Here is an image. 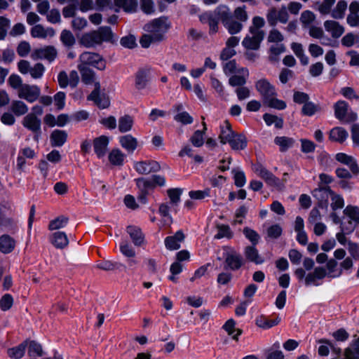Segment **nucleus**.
Wrapping results in <instances>:
<instances>
[{
    "label": "nucleus",
    "mask_w": 359,
    "mask_h": 359,
    "mask_svg": "<svg viewBox=\"0 0 359 359\" xmlns=\"http://www.w3.org/2000/svg\"><path fill=\"white\" fill-rule=\"evenodd\" d=\"M246 6L236 8L231 12L230 8L224 4L217 6L213 11H206L198 15L201 23L208 24L210 35H214L219 31V23L222 22L229 34L234 35L240 33L243 23L248 20Z\"/></svg>",
    "instance_id": "obj_1"
},
{
    "label": "nucleus",
    "mask_w": 359,
    "mask_h": 359,
    "mask_svg": "<svg viewBox=\"0 0 359 359\" xmlns=\"http://www.w3.org/2000/svg\"><path fill=\"white\" fill-rule=\"evenodd\" d=\"M171 25L168 18L162 16L154 19L144 26V30L147 32L142 36L140 43L144 48H148L151 43H158L165 39V34L170 28Z\"/></svg>",
    "instance_id": "obj_2"
},
{
    "label": "nucleus",
    "mask_w": 359,
    "mask_h": 359,
    "mask_svg": "<svg viewBox=\"0 0 359 359\" xmlns=\"http://www.w3.org/2000/svg\"><path fill=\"white\" fill-rule=\"evenodd\" d=\"M113 36L114 34L111 27L102 26L97 30H93L82 34L79 42L81 46L90 48L101 45L104 41H112Z\"/></svg>",
    "instance_id": "obj_3"
},
{
    "label": "nucleus",
    "mask_w": 359,
    "mask_h": 359,
    "mask_svg": "<svg viewBox=\"0 0 359 359\" xmlns=\"http://www.w3.org/2000/svg\"><path fill=\"white\" fill-rule=\"evenodd\" d=\"M294 275L299 281L304 280V283L306 286L311 285L318 286L320 283L318 280L323 279L326 276L327 273L325 268L318 266L315 268L313 272H310L307 275H306V271L304 269L298 268L294 271Z\"/></svg>",
    "instance_id": "obj_4"
},
{
    "label": "nucleus",
    "mask_w": 359,
    "mask_h": 359,
    "mask_svg": "<svg viewBox=\"0 0 359 359\" xmlns=\"http://www.w3.org/2000/svg\"><path fill=\"white\" fill-rule=\"evenodd\" d=\"M78 66H92L99 70L106 68V62L100 54L85 51L79 55Z\"/></svg>",
    "instance_id": "obj_5"
},
{
    "label": "nucleus",
    "mask_w": 359,
    "mask_h": 359,
    "mask_svg": "<svg viewBox=\"0 0 359 359\" xmlns=\"http://www.w3.org/2000/svg\"><path fill=\"white\" fill-rule=\"evenodd\" d=\"M334 116L340 121L351 123L355 121L358 114L355 112L349 111V105L344 100H339L334 105Z\"/></svg>",
    "instance_id": "obj_6"
},
{
    "label": "nucleus",
    "mask_w": 359,
    "mask_h": 359,
    "mask_svg": "<svg viewBox=\"0 0 359 359\" xmlns=\"http://www.w3.org/2000/svg\"><path fill=\"white\" fill-rule=\"evenodd\" d=\"M41 89L36 85L24 84L18 90V97L32 103L39 98Z\"/></svg>",
    "instance_id": "obj_7"
},
{
    "label": "nucleus",
    "mask_w": 359,
    "mask_h": 359,
    "mask_svg": "<svg viewBox=\"0 0 359 359\" xmlns=\"http://www.w3.org/2000/svg\"><path fill=\"white\" fill-rule=\"evenodd\" d=\"M138 188L137 201L142 204L147 203V196L153 190L152 184L148 178L140 177L135 180Z\"/></svg>",
    "instance_id": "obj_8"
},
{
    "label": "nucleus",
    "mask_w": 359,
    "mask_h": 359,
    "mask_svg": "<svg viewBox=\"0 0 359 359\" xmlns=\"http://www.w3.org/2000/svg\"><path fill=\"white\" fill-rule=\"evenodd\" d=\"M87 100L93 101L99 108L106 109L109 104L110 102L104 94H100V83L95 82V88L87 97Z\"/></svg>",
    "instance_id": "obj_9"
},
{
    "label": "nucleus",
    "mask_w": 359,
    "mask_h": 359,
    "mask_svg": "<svg viewBox=\"0 0 359 359\" xmlns=\"http://www.w3.org/2000/svg\"><path fill=\"white\" fill-rule=\"evenodd\" d=\"M255 88L263 99L264 102L272 96H276L275 87L266 79L258 80L255 83Z\"/></svg>",
    "instance_id": "obj_10"
},
{
    "label": "nucleus",
    "mask_w": 359,
    "mask_h": 359,
    "mask_svg": "<svg viewBox=\"0 0 359 359\" xmlns=\"http://www.w3.org/2000/svg\"><path fill=\"white\" fill-rule=\"evenodd\" d=\"M57 55L56 48L53 46H46L43 48L35 49L32 55L34 60H46L52 62Z\"/></svg>",
    "instance_id": "obj_11"
},
{
    "label": "nucleus",
    "mask_w": 359,
    "mask_h": 359,
    "mask_svg": "<svg viewBox=\"0 0 359 359\" xmlns=\"http://www.w3.org/2000/svg\"><path fill=\"white\" fill-rule=\"evenodd\" d=\"M22 125L25 128L35 134L34 138L35 140L38 141L39 137L41 133V119L38 117L34 116L33 114H27L23 118Z\"/></svg>",
    "instance_id": "obj_12"
},
{
    "label": "nucleus",
    "mask_w": 359,
    "mask_h": 359,
    "mask_svg": "<svg viewBox=\"0 0 359 359\" xmlns=\"http://www.w3.org/2000/svg\"><path fill=\"white\" fill-rule=\"evenodd\" d=\"M224 263L225 269L236 271L244 264V260L240 254L233 252L226 254Z\"/></svg>",
    "instance_id": "obj_13"
},
{
    "label": "nucleus",
    "mask_w": 359,
    "mask_h": 359,
    "mask_svg": "<svg viewBox=\"0 0 359 359\" xmlns=\"http://www.w3.org/2000/svg\"><path fill=\"white\" fill-rule=\"evenodd\" d=\"M245 36L242 41L243 46L247 50H257L260 48V44L264 39V35L259 34H250Z\"/></svg>",
    "instance_id": "obj_14"
},
{
    "label": "nucleus",
    "mask_w": 359,
    "mask_h": 359,
    "mask_svg": "<svg viewBox=\"0 0 359 359\" xmlns=\"http://www.w3.org/2000/svg\"><path fill=\"white\" fill-rule=\"evenodd\" d=\"M185 236L182 230L177 231L173 236H167L164 240L166 249L177 250L180 248L181 243L184 241Z\"/></svg>",
    "instance_id": "obj_15"
},
{
    "label": "nucleus",
    "mask_w": 359,
    "mask_h": 359,
    "mask_svg": "<svg viewBox=\"0 0 359 359\" xmlns=\"http://www.w3.org/2000/svg\"><path fill=\"white\" fill-rule=\"evenodd\" d=\"M109 142V140L105 135H101L93 140V146L94 151L98 158L105 156Z\"/></svg>",
    "instance_id": "obj_16"
},
{
    "label": "nucleus",
    "mask_w": 359,
    "mask_h": 359,
    "mask_svg": "<svg viewBox=\"0 0 359 359\" xmlns=\"http://www.w3.org/2000/svg\"><path fill=\"white\" fill-rule=\"evenodd\" d=\"M335 158L341 163L347 165L353 175H358L359 174L358 164L352 156H348L345 153H338L336 154Z\"/></svg>",
    "instance_id": "obj_17"
},
{
    "label": "nucleus",
    "mask_w": 359,
    "mask_h": 359,
    "mask_svg": "<svg viewBox=\"0 0 359 359\" xmlns=\"http://www.w3.org/2000/svg\"><path fill=\"white\" fill-rule=\"evenodd\" d=\"M50 243L57 249H64L69 245V239L64 231H55L50 238Z\"/></svg>",
    "instance_id": "obj_18"
},
{
    "label": "nucleus",
    "mask_w": 359,
    "mask_h": 359,
    "mask_svg": "<svg viewBox=\"0 0 359 359\" xmlns=\"http://www.w3.org/2000/svg\"><path fill=\"white\" fill-rule=\"evenodd\" d=\"M244 255L246 259L256 264H262L264 259L259 255L256 245H248L244 249Z\"/></svg>",
    "instance_id": "obj_19"
},
{
    "label": "nucleus",
    "mask_w": 359,
    "mask_h": 359,
    "mask_svg": "<svg viewBox=\"0 0 359 359\" xmlns=\"http://www.w3.org/2000/svg\"><path fill=\"white\" fill-rule=\"evenodd\" d=\"M149 69L140 68L135 74V86L137 90L146 88L149 81Z\"/></svg>",
    "instance_id": "obj_20"
},
{
    "label": "nucleus",
    "mask_w": 359,
    "mask_h": 359,
    "mask_svg": "<svg viewBox=\"0 0 359 359\" xmlns=\"http://www.w3.org/2000/svg\"><path fill=\"white\" fill-rule=\"evenodd\" d=\"M238 73H242L243 75H233L229 79V84L232 87H242L245 86L247 82V78L249 76V72L247 68L242 67L238 71Z\"/></svg>",
    "instance_id": "obj_21"
},
{
    "label": "nucleus",
    "mask_w": 359,
    "mask_h": 359,
    "mask_svg": "<svg viewBox=\"0 0 359 359\" xmlns=\"http://www.w3.org/2000/svg\"><path fill=\"white\" fill-rule=\"evenodd\" d=\"M127 233L136 246H140L144 241V236L140 227L136 226H128L126 228Z\"/></svg>",
    "instance_id": "obj_22"
},
{
    "label": "nucleus",
    "mask_w": 359,
    "mask_h": 359,
    "mask_svg": "<svg viewBox=\"0 0 359 359\" xmlns=\"http://www.w3.org/2000/svg\"><path fill=\"white\" fill-rule=\"evenodd\" d=\"M324 27L325 30L330 32L334 39L339 38L344 32V27L334 20H326L324 22Z\"/></svg>",
    "instance_id": "obj_23"
},
{
    "label": "nucleus",
    "mask_w": 359,
    "mask_h": 359,
    "mask_svg": "<svg viewBox=\"0 0 359 359\" xmlns=\"http://www.w3.org/2000/svg\"><path fill=\"white\" fill-rule=\"evenodd\" d=\"M67 140V133L65 130H54L50 136L52 147H62Z\"/></svg>",
    "instance_id": "obj_24"
},
{
    "label": "nucleus",
    "mask_w": 359,
    "mask_h": 359,
    "mask_svg": "<svg viewBox=\"0 0 359 359\" xmlns=\"http://www.w3.org/2000/svg\"><path fill=\"white\" fill-rule=\"evenodd\" d=\"M30 34L33 38L46 39L48 36H54L55 31L51 27L46 29L41 25L38 24L32 27Z\"/></svg>",
    "instance_id": "obj_25"
},
{
    "label": "nucleus",
    "mask_w": 359,
    "mask_h": 359,
    "mask_svg": "<svg viewBox=\"0 0 359 359\" xmlns=\"http://www.w3.org/2000/svg\"><path fill=\"white\" fill-rule=\"evenodd\" d=\"M77 68L80 72L81 81L83 83L90 85L95 84V82H98L95 81V73L93 69L84 66H77Z\"/></svg>",
    "instance_id": "obj_26"
},
{
    "label": "nucleus",
    "mask_w": 359,
    "mask_h": 359,
    "mask_svg": "<svg viewBox=\"0 0 359 359\" xmlns=\"http://www.w3.org/2000/svg\"><path fill=\"white\" fill-rule=\"evenodd\" d=\"M229 144L233 150H243L247 147L248 141L243 134L235 133L233 137L229 142Z\"/></svg>",
    "instance_id": "obj_27"
},
{
    "label": "nucleus",
    "mask_w": 359,
    "mask_h": 359,
    "mask_svg": "<svg viewBox=\"0 0 359 359\" xmlns=\"http://www.w3.org/2000/svg\"><path fill=\"white\" fill-rule=\"evenodd\" d=\"M15 246V240L9 235L4 234L0 236V252L4 254L11 252Z\"/></svg>",
    "instance_id": "obj_28"
},
{
    "label": "nucleus",
    "mask_w": 359,
    "mask_h": 359,
    "mask_svg": "<svg viewBox=\"0 0 359 359\" xmlns=\"http://www.w3.org/2000/svg\"><path fill=\"white\" fill-rule=\"evenodd\" d=\"M119 143L121 147L129 153H133L137 147V140L131 135H126L120 137Z\"/></svg>",
    "instance_id": "obj_29"
},
{
    "label": "nucleus",
    "mask_w": 359,
    "mask_h": 359,
    "mask_svg": "<svg viewBox=\"0 0 359 359\" xmlns=\"http://www.w3.org/2000/svg\"><path fill=\"white\" fill-rule=\"evenodd\" d=\"M235 132L232 130L231 126L228 121H225L224 125L221 126V132L219 136L220 142L223 144L229 143L233 137Z\"/></svg>",
    "instance_id": "obj_30"
},
{
    "label": "nucleus",
    "mask_w": 359,
    "mask_h": 359,
    "mask_svg": "<svg viewBox=\"0 0 359 359\" xmlns=\"http://www.w3.org/2000/svg\"><path fill=\"white\" fill-rule=\"evenodd\" d=\"M348 132L341 127H335L330 132L329 138L333 142L343 143L348 137Z\"/></svg>",
    "instance_id": "obj_31"
},
{
    "label": "nucleus",
    "mask_w": 359,
    "mask_h": 359,
    "mask_svg": "<svg viewBox=\"0 0 359 359\" xmlns=\"http://www.w3.org/2000/svg\"><path fill=\"white\" fill-rule=\"evenodd\" d=\"M110 163L115 166H122L124 163L126 154L119 149H113L108 156Z\"/></svg>",
    "instance_id": "obj_32"
},
{
    "label": "nucleus",
    "mask_w": 359,
    "mask_h": 359,
    "mask_svg": "<svg viewBox=\"0 0 359 359\" xmlns=\"http://www.w3.org/2000/svg\"><path fill=\"white\" fill-rule=\"evenodd\" d=\"M295 142V140L289 137L281 136L276 137L274 143L279 147L280 152H285L289 149L292 148Z\"/></svg>",
    "instance_id": "obj_33"
},
{
    "label": "nucleus",
    "mask_w": 359,
    "mask_h": 359,
    "mask_svg": "<svg viewBox=\"0 0 359 359\" xmlns=\"http://www.w3.org/2000/svg\"><path fill=\"white\" fill-rule=\"evenodd\" d=\"M236 322L233 319L228 320L223 325V329L231 336L232 339L238 341V337L241 335L243 331L241 329H235Z\"/></svg>",
    "instance_id": "obj_34"
},
{
    "label": "nucleus",
    "mask_w": 359,
    "mask_h": 359,
    "mask_svg": "<svg viewBox=\"0 0 359 359\" xmlns=\"http://www.w3.org/2000/svg\"><path fill=\"white\" fill-rule=\"evenodd\" d=\"M265 172L266 173L263 175L262 178L264 180L268 185L276 187L279 190H281L284 187V184L281 180L276 177L271 172L267 170Z\"/></svg>",
    "instance_id": "obj_35"
},
{
    "label": "nucleus",
    "mask_w": 359,
    "mask_h": 359,
    "mask_svg": "<svg viewBox=\"0 0 359 359\" xmlns=\"http://www.w3.org/2000/svg\"><path fill=\"white\" fill-rule=\"evenodd\" d=\"M347 2L344 0H339L336 6L331 10V16L334 19H343L347 9Z\"/></svg>",
    "instance_id": "obj_36"
},
{
    "label": "nucleus",
    "mask_w": 359,
    "mask_h": 359,
    "mask_svg": "<svg viewBox=\"0 0 359 359\" xmlns=\"http://www.w3.org/2000/svg\"><path fill=\"white\" fill-rule=\"evenodd\" d=\"M133 123V118L130 115L126 114L118 119V130L122 133L128 132L132 129Z\"/></svg>",
    "instance_id": "obj_37"
},
{
    "label": "nucleus",
    "mask_w": 359,
    "mask_h": 359,
    "mask_svg": "<svg viewBox=\"0 0 359 359\" xmlns=\"http://www.w3.org/2000/svg\"><path fill=\"white\" fill-rule=\"evenodd\" d=\"M280 322V318L276 316L273 320H269L265 316H261L256 319V325L263 329H269L277 325Z\"/></svg>",
    "instance_id": "obj_38"
},
{
    "label": "nucleus",
    "mask_w": 359,
    "mask_h": 359,
    "mask_svg": "<svg viewBox=\"0 0 359 359\" xmlns=\"http://www.w3.org/2000/svg\"><path fill=\"white\" fill-rule=\"evenodd\" d=\"M343 213L353 222L359 225V207L348 205L343 210Z\"/></svg>",
    "instance_id": "obj_39"
},
{
    "label": "nucleus",
    "mask_w": 359,
    "mask_h": 359,
    "mask_svg": "<svg viewBox=\"0 0 359 359\" xmlns=\"http://www.w3.org/2000/svg\"><path fill=\"white\" fill-rule=\"evenodd\" d=\"M11 111L17 116H22L28 111V107L20 100H13L11 104Z\"/></svg>",
    "instance_id": "obj_40"
},
{
    "label": "nucleus",
    "mask_w": 359,
    "mask_h": 359,
    "mask_svg": "<svg viewBox=\"0 0 359 359\" xmlns=\"http://www.w3.org/2000/svg\"><path fill=\"white\" fill-rule=\"evenodd\" d=\"M203 130H196L190 138V142L196 147H201L204 144L203 135L205 133V130H207V128L205 122L203 123Z\"/></svg>",
    "instance_id": "obj_41"
},
{
    "label": "nucleus",
    "mask_w": 359,
    "mask_h": 359,
    "mask_svg": "<svg viewBox=\"0 0 359 359\" xmlns=\"http://www.w3.org/2000/svg\"><path fill=\"white\" fill-rule=\"evenodd\" d=\"M286 48L284 44H276L271 46L269 48V60L271 62H277L279 60V55L285 52Z\"/></svg>",
    "instance_id": "obj_42"
},
{
    "label": "nucleus",
    "mask_w": 359,
    "mask_h": 359,
    "mask_svg": "<svg viewBox=\"0 0 359 359\" xmlns=\"http://www.w3.org/2000/svg\"><path fill=\"white\" fill-rule=\"evenodd\" d=\"M28 355L31 359H36L38 357L42 356L43 351L40 344L35 341H30L28 342Z\"/></svg>",
    "instance_id": "obj_43"
},
{
    "label": "nucleus",
    "mask_w": 359,
    "mask_h": 359,
    "mask_svg": "<svg viewBox=\"0 0 359 359\" xmlns=\"http://www.w3.org/2000/svg\"><path fill=\"white\" fill-rule=\"evenodd\" d=\"M115 5L126 12H134L137 7V0H114Z\"/></svg>",
    "instance_id": "obj_44"
},
{
    "label": "nucleus",
    "mask_w": 359,
    "mask_h": 359,
    "mask_svg": "<svg viewBox=\"0 0 359 359\" xmlns=\"http://www.w3.org/2000/svg\"><path fill=\"white\" fill-rule=\"evenodd\" d=\"M263 119L269 126L274 124L275 127L278 129H281L283 127V119L276 115L266 113L263 115Z\"/></svg>",
    "instance_id": "obj_45"
},
{
    "label": "nucleus",
    "mask_w": 359,
    "mask_h": 359,
    "mask_svg": "<svg viewBox=\"0 0 359 359\" xmlns=\"http://www.w3.org/2000/svg\"><path fill=\"white\" fill-rule=\"evenodd\" d=\"M27 346V342L25 341L15 347L9 348L8 349V355L11 358L20 359L24 355Z\"/></svg>",
    "instance_id": "obj_46"
},
{
    "label": "nucleus",
    "mask_w": 359,
    "mask_h": 359,
    "mask_svg": "<svg viewBox=\"0 0 359 359\" xmlns=\"http://www.w3.org/2000/svg\"><path fill=\"white\" fill-rule=\"evenodd\" d=\"M265 22L263 18L255 16L252 18V25L249 27V32L250 34H259L264 35L263 30L259 29L264 26Z\"/></svg>",
    "instance_id": "obj_47"
},
{
    "label": "nucleus",
    "mask_w": 359,
    "mask_h": 359,
    "mask_svg": "<svg viewBox=\"0 0 359 359\" xmlns=\"http://www.w3.org/2000/svg\"><path fill=\"white\" fill-rule=\"evenodd\" d=\"M320 109L321 108L319 106V104H316L309 100L306 103H304V104L303 105L302 109V114L304 116H312L316 112L320 111Z\"/></svg>",
    "instance_id": "obj_48"
},
{
    "label": "nucleus",
    "mask_w": 359,
    "mask_h": 359,
    "mask_svg": "<svg viewBox=\"0 0 359 359\" xmlns=\"http://www.w3.org/2000/svg\"><path fill=\"white\" fill-rule=\"evenodd\" d=\"M245 237L251 243V245H257L260 240V236L254 229L250 227H245L243 230Z\"/></svg>",
    "instance_id": "obj_49"
},
{
    "label": "nucleus",
    "mask_w": 359,
    "mask_h": 359,
    "mask_svg": "<svg viewBox=\"0 0 359 359\" xmlns=\"http://www.w3.org/2000/svg\"><path fill=\"white\" fill-rule=\"evenodd\" d=\"M68 222L69 218L67 217L64 215L59 216L50 222L48 229L51 231L60 229L65 227Z\"/></svg>",
    "instance_id": "obj_50"
},
{
    "label": "nucleus",
    "mask_w": 359,
    "mask_h": 359,
    "mask_svg": "<svg viewBox=\"0 0 359 359\" xmlns=\"http://www.w3.org/2000/svg\"><path fill=\"white\" fill-rule=\"evenodd\" d=\"M60 39L62 44L67 48L73 46L76 42L73 34L69 30L67 29L62 31Z\"/></svg>",
    "instance_id": "obj_51"
},
{
    "label": "nucleus",
    "mask_w": 359,
    "mask_h": 359,
    "mask_svg": "<svg viewBox=\"0 0 359 359\" xmlns=\"http://www.w3.org/2000/svg\"><path fill=\"white\" fill-rule=\"evenodd\" d=\"M264 104L267 105L270 108H273L278 110H282L285 109L286 103L285 101L278 100L276 97V96H272L268 100H266L264 102Z\"/></svg>",
    "instance_id": "obj_52"
},
{
    "label": "nucleus",
    "mask_w": 359,
    "mask_h": 359,
    "mask_svg": "<svg viewBox=\"0 0 359 359\" xmlns=\"http://www.w3.org/2000/svg\"><path fill=\"white\" fill-rule=\"evenodd\" d=\"M183 189L180 188H172L167 190V194L170 200V203L177 205L180 202V196Z\"/></svg>",
    "instance_id": "obj_53"
},
{
    "label": "nucleus",
    "mask_w": 359,
    "mask_h": 359,
    "mask_svg": "<svg viewBox=\"0 0 359 359\" xmlns=\"http://www.w3.org/2000/svg\"><path fill=\"white\" fill-rule=\"evenodd\" d=\"M134 168L141 175H148L151 172V170L149 169V161L136 162Z\"/></svg>",
    "instance_id": "obj_54"
},
{
    "label": "nucleus",
    "mask_w": 359,
    "mask_h": 359,
    "mask_svg": "<svg viewBox=\"0 0 359 359\" xmlns=\"http://www.w3.org/2000/svg\"><path fill=\"white\" fill-rule=\"evenodd\" d=\"M8 85L13 89H20L24 86L22 78L15 74H12L8 79Z\"/></svg>",
    "instance_id": "obj_55"
},
{
    "label": "nucleus",
    "mask_w": 359,
    "mask_h": 359,
    "mask_svg": "<svg viewBox=\"0 0 359 359\" xmlns=\"http://www.w3.org/2000/svg\"><path fill=\"white\" fill-rule=\"evenodd\" d=\"M45 72V67L41 63H36L30 68L29 73L33 79H37L42 77Z\"/></svg>",
    "instance_id": "obj_56"
},
{
    "label": "nucleus",
    "mask_w": 359,
    "mask_h": 359,
    "mask_svg": "<svg viewBox=\"0 0 359 359\" xmlns=\"http://www.w3.org/2000/svg\"><path fill=\"white\" fill-rule=\"evenodd\" d=\"M120 251L123 255L128 257H133L135 255L133 248L129 245L128 242L124 241L120 243Z\"/></svg>",
    "instance_id": "obj_57"
},
{
    "label": "nucleus",
    "mask_w": 359,
    "mask_h": 359,
    "mask_svg": "<svg viewBox=\"0 0 359 359\" xmlns=\"http://www.w3.org/2000/svg\"><path fill=\"white\" fill-rule=\"evenodd\" d=\"M321 345L318 347V354L321 356H327L330 353V348H331V343L325 339H321L318 341Z\"/></svg>",
    "instance_id": "obj_58"
},
{
    "label": "nucleus",
    "mask_w": 359,
    "mask_h": 359,
    "mask_svg": "<svg viewBox=\"0 0 359 359\" xmlns=\"http://www.w3.org/2000/svg\"><path fill=\"white\" fill-rule=\"evenodd\" d=\"M13 304V298L9 294H4L0 300V308L2 311H8Z\"/></svg>",
    "instance_id": "obj_59"
},
{
    "label": "nucleus",
    "mask_w": 359,
    "mask_h": 359,
    "mask_svg": "<svg viewBox=\"0 0 359 359\" xmlns=\"http://www.w3.org/2000/svg\"><path fill=\"white\" fill-rule=\"evenodd\" d=\"M120 43L122 46L132 49L137 46L135 37L133 35H128L121 39Z\"/></svg>",
    "instance_id": "obj_60"
},
{
    "label": "nucleus",
    "mask_w": 359,
    "mask_h": 359,
    "mask_svg": "<svg viewBox=\"0 0 359 359\" xmlns=\"http://www.w3.org/2000/svg\"><path fill=\"white\" fill-rule=\"evenodd\" d=\"M174 119L184 125L191 124L194 121L193 118L187 111L178 113L175 116Z\"/></svg>",
    "instance_id": "obj_61"
},
{
    "label": "nucleus",
    "mask_w": 359,
    "mask_h": 359,
    "mask_svg": "<svg viewBox=\"0 0 359 359\" xmlns=\"http://www.w3.org/2000/svg\"><path fill=\"white\" fill-rule=\"evenodd\" d=\"M266 19L269 25L274 27L278 22V11L275 8H271L269 10L266 14Z\"/></svg>",
    "instance_id": "obj_62"
},
{
    "label": "nucleus",
    "mask_w": 359,
    "mask_h": 359,
    "mask_svg": "<svg viewBox=\"0 0 359 359\" xmlns=\"http://www.w3.org/2000/svg\"><path fill=\"white\" fill-rule=\"evenodd\" d=\"M31 50L29 43L25 41H21L17 47V53L20 57H26Z\"/></svg>",
    "instance_id": "obj_63"
},
{
    "label": "nucleus",
    "mask_w": 359,
    "mask_h": 359,
    "mask_svg": "<svg viewBox=\"0 0 359 359\" xmlns=\"http://www.w3.org/2000/svg\"><path fill=\"white\" fill-rule=\"evenodd\" d=\"M309 100V96L307 93L300 91H295L293 95V101L299 104H304Z\"/></svg>",
    "instance_id": "obj_64"
}]
</instances>
